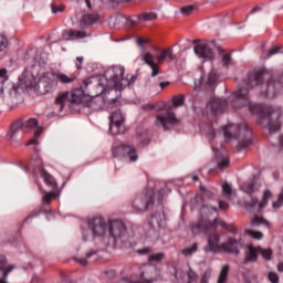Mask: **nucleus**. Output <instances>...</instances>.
<instances>
[{
	"mask_svg": "<svg viewBox=\"0 0 283 283\" xmlns=\"http://www.w3.org/2000/svg\"><path fill=\"white\" fill-rule=\"evenodd\" d=\"M132 85V81L125 77V66L113 65L101 77H90L85 80L81 87L71 92V103H82L84 96L94 98L97 102L95 109L105 106V94L107 92H116L120 94L125 87Z\"/></svg>",
	"mask_w": 283,
	"mask_h": 283,
	"instance_id": "obj_1",
	"label": "nucleus"
},
{
	"mask_svg": "<svg viewBox=\"0 0 283 283\" xmlns=\"http://www.w3.org/2000/svg\"><path fill=\"white\" fill-rule=\"evenodd\" d=\"M82 239L88 242L92 238H102L108 249H130L132 235L127 226L120 219H111L108 223L103 217H94L82 226Z\"/></svg>",
	"mask_w": 283,
	"mask_h": 283,
	"instance_id": "obj_2",
	"label": "nucleus"
},
{
	"mask_svg": "<svg viewBox=\"0 0 283 283\" xmlns=\"http://www.w3.org/2000/svg\"><path fill=\"white\" fill-rule=\"evenodd\" d=\"M263 78L264 74L262 73L254 72L250 74L245 83V88L237 90L233 93L231 101L233 105L241 103V107H248L252 116H258L260 125L268 127L270 134H273V132H279L281 127L280 116H282V109L277 107H263L262 105L249 101V88L260 85Z\"/></svg>",
	"mask_w": 283,
	"mask_h": 283,
	"instance_id": "obj_3",
	"label": "nucleus"
},
{
	"mask_svg": "<svg viewBox=\"0 0 283 283\" xmlns=\"http://www.w3.org/2000/svg\"><path fill=\"white\" fill-rule=\"evenodd\" d=\"M218 208L203 205L200 208V217L197 223L191 226L195 235L205 233L208 235V247L211 253H222V244H220V234L216 232L218 224L230 233H238V228L228 224L224 221H218Z\"/></svg>",
	"mask_w": 283,
	"mask_h": 283,
	"instance_id": "obj_4",
	"label": "nucleus"
},
{
	"mask_svg": "<svg viewBox=\"0 0 283 283\" xmlns=\"http://www.w3.org/2000/svg\"><path fill=\"white\" fill-rule=\"evenodd\" d=\"M226 143H238V147H249L251 145V138H253V132L247 125V122L239 124H228L221 127Z\"/></svg>",
	"mask_w": 283,
	"mask_h": 283,
	"instance_id": "obj_5",
	"label": "nucleus"
},
{
	"mask_svg": "<svg viewBox=\"0 0 283 283\" xmlns=\"http://www.w3.org/2000/svg\"><path fill=\"white\" fill-rule=\"evenodd\" d=\"M154 190H148L147 192L136 195L133 200V209L135 213H143L144 211H147L149 207L154 206Z\"/></svg>",
	"mask_w": 283,
	"mask_h": 283,
	"instance_id": "obj_6",
	"label": "nucleus"
},
{
	"mask_svg": "<svg viewBox=\"0 0 283 283\" xmlns=\"http://www.w3.org/2000/svg\"><path fill=\"white\" fill-rule=\"evenodd\" d=\"M0 78H2L0 83V103H12V101H15L17 98V93L15 92H10L11 87H14V83L10 82L8 80V70L7 69H0ZM6 90H9V96L6 97L3 95V92Z\"/></svg>",
	"mask_w": 283,
	"mask_h": 283,
	"instance_id": "obj_7",
	"label": "nucleus"
},
{
	"mask_svg": "<svg viewBox=\"0 0 283 283\" xmlns=\"http://www.w3.org/2000/svg\"><path fill=\"white\" fill-rule=\"evenodd\" d=\"M271 198H273V193L271 190L265 189L262 201H259L258 197H251V200L245 202V209H248V211H262V209L269 205Z\"/></svg>",
	"mask_w": 283,
	"mask_h": 283,
	"instance_id": "obj_8",
	"label": "nucleus"
},
{
	"mask_svg": "<svg viewBox=\"0 0 283 283\" xmlns=\"http://www.w3.org/2000/svg\"><path fill=\"white\" fill-rule=\"evenodd\" d=\"M111 134H125V116L120 111L114 112L109 116V129Z\"/></svg>",
	"mask_w": 283,
	"mask_h": 283,
	"instance_id": "obj_9",
	"label": "nucleus"
},
{
	"mask_svg": "<svg viewBox=\"0 0 283 283\" xmlns=\"http://www.w3.org/2000/svg\"><path fill=\"white\" fill-rule=\"evenodd\" d=\"M180 119L176 118V114L171 111L166 112L165 114L158 115L155 122L157 127H161L165 132L171 129V127L178 125Z\"/></svg>",
	"mask_w": 283,
	"mask_h": 283,
	"instance_id": "obj_10",
	"label": "nucleus"
},
{
	"mask_svg": "<svg viewBox=\"0 0 283 283\" xmlns=\"http://www.w3.org/2000/svg\"><path fill=\"white\" fill-rule=\"evenodd\" d=\"M113 156L115 158L124 156V158H128L130 163H136V160H138V153H136V148L125 144L114 147Z\"/></svg>",
	"mask_w": 283,
	"mask_h": 283,
	"instance_id": "obj_11",
	"label": "nucleus"
},
{
	"mask_svg": "<svg viewBox=\"0 0 283 283\" xmlns=\"http://www.w3.org/2000/svg\"><path fill=\"white\" fill-rule=\"evenodd\" d=\"M229 103H231V98H211L207 104V112H210L213 116H218V114H222L229 107Z\"/></svg>",
	"mask_w": 283,
	"mask_h": 283,
	"instance_id": "obj_12",
	"label": "nucleus"
},
{
	"mask_svg": "<svg viewBox=\"0 0 283 283\" xmlns=\"http://www.w3.org/2000/svg\"><path fill=\"white\" fill-rule=\"evenodd\" d=\"M193 50L195 54L203 61H213V57L216 56L213 51H211V44L206 41L198 42L195 45Z\"/></svg>",
	"mask_w": 283,
	"mask_h": 283,
	"instance_id": "obj_13",
	"label": "nucleus"
},
{
	"mask_svg": "<svg viewBox=\"0 0 283 283\" xmlns=\"http://www.w3.org/2000/svg\"><path fill=\"white\" fill-rule=\"evenodd\" d=\"M283 91V76L279 80H270L266 83L264 96L265 98H275Z\"/></svg>",
	"mask_w": 283,
	"mask_h": 283,
	"instance_id": "obj_14",
	"label": "nucleus"
},
{
	"mask_svg": "<svg viewBox=\"0 0 283 283\" xmlns=\"http://www.w3.org/2000/svg\"><path fill=\"white\" fill-rule=\"evenodd\" d=\"M240 247H242V242L240 240L229 238L228 241L221 244V253H231L232 255H240Z\"/></svg>",
	"mask_w": 283,
	"mask_h": 283,
	"instance_id": "obj_15",
	"label": "nucleus"
},
{
	"mask_svg": "<svg viewBox=\"0 0 283 283\" xmlns=\"http://www.w3.org/2000/svg\"><path fill=\"white\" fill-rule=\"evenodd\" d=\"M18 81L19 87H22V90H33L36 87V78L28 72L23 73Z\"/></svg>",
	"mask_w": 283,
	"mask_h": 283,
	"instance_id": "obj_16",
	"label": "nucleus"
},
{
	"mask_svg": "<svg viewBox=\"0 0 283 283\" xmlns=\"http://www.w3.org/2000/svg\"><path fill=\"white\" fill-rule=\"evenodd\" d=\"M87 33L85 31L65 30L62 32V39L64 41H78V39H85Z\"/></svg>",
	"mask_w": 283,
	"mask_h": 283,
	"instance_id": "obj_17",
	"label": "nucleus"
},
{
	"mask_svg": "<svg viewBox=\"0 0 283 283\" xmlns=\"http://www.w3.org/2000/svg\"><path fill=\"white\" fill-rule=\"evenodd\" d=\"M21 130L23 132V120L13 123L7 134L8 140H10V143H14V140H17V136H19V132Z\"/></svg>",
	"mask_w": 283,
	"mask_h": 283,
	"instance_id": "obj_18",
	"label": "nucleus"
},
{
	"mask_svg": "<svg viewBox=\"0 0 283 283\" xmlns=\"http://www.w3.org/2000/svg\"><path fill=\"white\" fill-rule=\"evenodd\" d=\"M142 61H144L147 65H149L150 70H153L151 76H158V64H156L154 54L146 52L142 55Z\"/></svg>",
	"mask_w": 283,
	"mask_h": 283,
	"instance_id": "obj_19",
	"label": "nucleus"
},
{
	"mask_svg": "<svg viewBox=\"0 0 283 283\" xmlns=\"http://www.w3.org/2000/svg\"><path fill=\"white\" fill-rule=\"evenodd\" d=\"M15 92V101H12L10 103L8 102H0V105H8V107H17V105H19V87L17 85L13 84V87H11L10 90L6 88L3 91V96L4 98H8L10 96V92Z\"/></svg>",
	"mask_w": 283,
	"mask_h": 283,
	"instance_id": "obj_20",
	"label": "nucleus"
},
{
	"mask_svg": "<svg viewBox=\"0 0 283 283\" xmlns=\"http://www.w3.org/2000/svg\"><path fill=\"white\" fill-rule=\"evenodd\" d=\"M255 185H258V179H249L241 185L240 189L241 191H243V193H248V196H251L252 193H255V189H258Z\"/></svg>",
	"mask_w": 283,
	"mask_h": 283,
	"instance_id": "obj_21",
	"label": "nucleus"
},
{
	"mask_svg": "<svg viewBox=\"0 0 283 283\" xmlns=\"http://www.w3.org/2000/svg\"><path fill=\"white\" fill-rule=\"evenodd\" d=\"M214 154H216V158H217V167L218 169H220L221 171H224V169H227L229 167V165H231V161L229 160V157L221 155L220 153H218V150H216V148H212Z\"/></svg>",
	"mask_w": 283,
	"mask_h": 283,
	"instance_id": "obj_22",
	"label": "nucleus"
},
{
	"mask_svg": "<svg viewBox=\"0 0 283 283\" xmlns=\"http://www.w3.org/2000/svg\"><path fill=\"white\" fill-rule=\"evenodd\" d=\"M55 77L57 78V83H62L63 85L74 83V81H76V76L72 74L67 75L60 71H56Z\"/></svg>",
	"mask_w": 283,
	"mask_h": 283,
	"instance_id": "obj_23",
	"label": "nucleus"
},
{
	"mask_svg": "<svg viewBox=\"0 0 283 283\" xmlns=\"http://www.w3.org/2000/svg\"><path fill=\"white\" fill-rule=\"evenodd\" d=\"M251 262H258V252L255 251V248L249 245L244 258V264H249Z\"/></svg>",
	"mask_w": 283,
	"mask_h": 283,
	"instance_id": "obj_24",
	"label": "nucleus"
},
{
	"mask_svg": "<svg viewBox=\"0 0 283 283\" xmlns=\"http://www.w3.org/2000/svg\"><path fill=\"white\" fill-rule=\"evenodd\" d=\"M98 19L97 13H88L83 15L82 23H84V25H94V23H98Z\"/></svg>",
	"mask_w": 283,
	"mask_h": 283,
	"instance_id": "obj_25",
	"label": "nucleus"
},
{
	"mask_svg": "<svg viewBox=\"0 0 283 283\" xmlns=\"http://www.w3.org/2000/svg\"><path fill=\"white\" fill-rule=\"evenodd\" d=\"M34 127H39V120H36V118H29L22 122V132H30L34 129Z\"/></svg>",
	"mask_w": 283,
	"mask_h": 283,
	"instance_id": "obj_26",
	"label": "nucleus"
},
{
	"mask_svg": "<svg viewBox=\"0 0 283 283\" xmlns=\"http://www.w3.org/2000/svg\"><path fill=\"white\" fill-rule=\"evenodd\" d=\"M67 93H63L57 95V97L55 98V107L59 109V112H63L65 103H67Z\"/></svg>",
	"mask_w": 283,
	"mask_h": 283,
	"instance_id": "obj_27",
	"label": "nucleus"
},
{
	"mask_svg": "<svg viewBox=\"0 0 283 283\" xmlns=\"http://www.w3.org/2000/svg\"><path fill=\"white\" fill-rule=\"evenodd\" d=\"M44 81L51 87H54V85H59V78H56V71L45 73Z\"/></svg>",
	"mask_w": 283,
	"mask_h": 283,
	"instance_id": "obj_28",
	"label": "nucleus"
},
{
	"mask_svg": "<svg viewBox=\"0 0 283 283\" xmlns=\"http://www.w3.org/2000/svg\"><path fill=\"white\" fill-rule=\"evenodd\" d=\"M40 174L45 185H48L49 187H56V180L54 179V177H52V175H50L45 170H41Z\"/></svg>",
	"mask_w": 283,
	"mask_h": 283,
	"instance_id": "obj_29",
	"label": "nucleus"
},
{
	"mask_svg": "<svg viewBox=\"0 0 283 283\" xmlns=\"http://www.w3.org/2000/svg\"><path fill=\"white\" fill-rule=\"evenodd\" d=\"M181 253L185 258H191L193 253H198V243L193 242L190 247L182 249Z\"/></svg>",
	"mask_w": 283,
	"mask_h": 283,
	"instance_id": "obj_30",
	"label": "nucleus"
},
{
	"mask_svg": "<svg viewBox=\"0 0 283 283\" xmlns=\"http://www.w3.org/2000/svg\"><path fill=\"white\" fill-rule=\"evenodd\" d=\"M222 191H223V196H226V198H233V196H235V192L233 191V186L229 182H224L222 185Z\"/></svg>",
	"mask_w": 283,
	"mask_h": 283,
	"instance_id": "obj_31",
	"label": "nucleus"
},
{
	"mask_svg": "<svg viewBox=\"0 0 283 283\" xmlns=\"http://www.w3.org/2000/svg\"><path fill=\"white\" fill-rule=\"evenodd\" d=\"M174 49H166L164 50L158 56L157 61L158 63H163V61H166V59H172Z\"/></svg>",
	"mask_w": 283,
	"mask_h": 283,
	"instance_id": "obj_32",
	"label": "nucleus"
},
{
	"mask_svg": "<svg viewBox=\"0 0 283 283\" xmlns=\"http://www.w3.org/2000/svg\"><path fill=\"white\" fill-rule=\"evenodd\" d=\"M94 255H96V251L92 250L86 254V258H75V262H78L82 266H87V260Z\"/></svg>",
	"mask_w": 283,
	"mask_h": 283,
	"instance_id": "obj_33",
	"label": "nucleus"
},
{
	"mask_svg": "<svg viewBox=\"0 0 283 283\" xmlns=\"http://www.w3.org/2000/svg\"><path fill=\"white\" fill-rule=\"evenodd\" d=\"M227 277H229V265H224L221 269L219 279H218V283H224L227 282Z\"/></svg>",
	"mask_w": 283,
	"mask_h": 283,
	"instance_id": "obj_34",
	"label": "nucleus"
},
{
	"mask_svg": "<svg viewBox=\"0 0 283 283\" xmlns=\"http://www.w3.org/2000/svg\"><path fill=\"white\" fill-rule=\"evenodd\" d=\"M252 227H260L262 224H264L265 227H269V221H266L264 218L262 217H258L255 216L252 221H251Z\"/></svg>",
	"mask_w": 283,
	"mask_h": 283,
	"instance_id": "obj_35",
	"label": "nucleus"
},
{
	"mask_svg": "<svg viewBox=\"0 0 283 283\" xmlns=\"http://www.w3.org/2000/svg\"><path fill=\"white\" fill-rule=\"evenodd\" d=\"M41 134H43V127L39 126L36 128V130L34 132V138H32L31 140H29V143L27 144V146H31V145H39V140L36 138H39V136H41Z\"/></svg>",
	"mask_w": 283,
	"mask_h": 283,
	"instance_id": "obj_36",
	"label": "nucleus"
},
{
	"mask_svg": "<svg viewBox=\"0 0 283 283\" xmlns=\"http://www.w3.org/2000/svg\"><path fill=\"white\" fill-rule=\"evenodd\" d=\"M174 107H182L185 105V95H177L172 97Z\"/></svg>",
	"mask_w": 283,
	"mask_h": 283,
	"instance_id": "obj_37",
	"label": "nucleus"
},
{
	"mask_svg": "<svg viewBox=\"0 0 283 283\" xmlns=\"http://www.w3.org/2000/svg\"><path fill=\"white\" fill-rule=\"evenodd\" d=\"M8 36H6V34L1 33L0 34V52H6V50H8Z\"/></svg>",
	"mask_w": 283,
	"mask_h": 283,
	"instance_id": "obj_38",
	"label": "nucleus"
},
{
	"mask_svg": "<svg viewBox=\"0 0 283 283\" xmlns=\"http://www.w3.org/2000/svg\"><path fill=\"white\" fill-rule=\"evenodd\" d=\"M142 282L140 281H134L130 279H122L118 283H153L154 280H145V273L142 274Z\"/></svg>",
	"mask_w": 283,
	"mask_h": 283,
	"instance_id": "obj_39",
	"label": "nucleus"
},
{
	"mask_svg": "<svg viewBox=\"0 0 283 283\" xmlns=\"http://www.w3.org/2000/svg\"><path fill=\"white\" fill-rule=\"evenodd\" d=\"M187 277H188V283H193L198 281V273L193 271V269L189 268L187 271Z\"/></svg>",
	"mask_w": 283,
	"mask_h": 283,
	"instance_id": "obj_40",
	"label": "nucleus"
},
{
	"mask_svg": "<svg viewBox=\"0 0 283 283\" xmlns=\"http://www.w3.org/2000/svg\"><path fill=\"white\" fill-rule=\"evenodd\" d=\"M165 259V253L158 252L148 256L149 262H161Z\"/></svg>",
	"mask_w": 283,
	"mask_h": 283,
	"instance_id": "obj_41",
	"label": "nucleus"
},
{
	"mask_svg": "<svg viewBox=\"0 0 283 283\" xmlns=\"http://www.w3.org/2000/svg\"><path fill=\"white\" fill-rule=\"evenodd\" d=\"M245 233H248V235H250L254 240H262V238H264V234L262 232L255 230H245Z\"/></svg>",
	"mask_w": 283,
	"mask_h": 283,
	"instance_id": "obj_42",
	"label": "nucleus"
},
{
	"mask_svg": "<svg viewBox=\"0 0 283 283\" xmlns=\"http://www.w3.org/2000/svg\"><path fill=\"white\" fill-rule=\"evenodd\" d=\"M221 61L223 63V67H229V63H231V53L221 52Z\"/></svg>",
	"mask_w": 283,
	"mask_h": 283,
	"instance_id": "obj_43",
	"label": "nucleus"
},
{
	"mask_svg": "<svg viewBox=\"0 0 283 283\" xmlns=\"http://www.w3.org/2000/svg\"><path fill=\"white\" fill-rule=\"evenodd\" d=\"M217 81H218V74H216L214 71H211L208 75L207 84L211 87L212 85H216Z\"/></svg>",
	"mask_w": 283,
	"mask_h": 283,
	"instance_id": "obj_44",
	"label": "nucleus"
},
{
	"mask_svg": "<svg viewBox=\"0 0 283 283\" xmlns=\"http://www.w3.org/2000/svg\"><path fill=\"white\" fill-rule=\"evenodd\" d=\"M154 19H156L154 13H142L138 15L139 21H154Z\"/></svg>",
	"mask_w": 283,
	"mask_h": 283,
	"instance_id": "obj_45",
	"label": "nucleus"
},
{
	"mask_svg": "<svg viewBox=\"0 0 283 283\" xmlns=\"http://www.w3.org/2000/svg\"><path fill=\"white\" fill-rule=\"evenodd\" d=\"M261 255L264 260H271L273 258V251L271 249H263L261 250Z\"/></svg>",
	"mask_w": 283,
	"mask_h": 283,
	"instance_id": "obj_46",
	"label": "nucleus"
},
{
	"mask_svg": "<svg viewBox=\"0 0 283 283\" xmlns=\"http://www.w3.org/2000/svg\"><path fill=\"white\" fill-rule=\"evenodd\" d=\"M56 195H54V192H49L46 195L43 196L42 198V202L44 205H50V202H52V199L55 198Z\"/></svg>",
	"mask_w": 283,
	"mask_h": 283,
	"instance_id": "obj_47",
	"label": "nucleus"
},
{
	"mask_svg": "<svg viewBox=\"0 0 283 283\" xmlns=\"http://www.w3.org/2000/svg\"><path fill=\"white\" fill-rule=\"evenodd\" d=\"M209 280H211V269L205 271L201 276V283H209Z\"/></svg>",
	"mask_w": 283,
	"mask_h": 283,
	"instance_id": "obj_48",
	"label": "nucleus"
},
{
	"mask_svg": "<svg viewBox=\"0 0 283 283\" xmlns=\"http://www.w3.org/2000/svg\"><path fill=\"white\" fill-rule=\"evenodd\" d=\"M269 281L271 283H277V282H280V275H277V273H275V272H270L269 273Z\"/></svg>",
	"mask_w": 283,
	"mask_h": 283,
	"instance_id": "obj_49",
	"label": "nucleus"
},
{
	"mask_svg": "<svg viewBox=\"0 0 283 283\" xmlns=\"http://www.w3.org/2000/svg\"><path fill=\"white\" fill-rule=\"evenodd\" d=\"M193 9H195L193 6H186L181 8V14H185L187 17L193 12Z\"/></svg>",
	"mask_w": 283,
	"mask_h": 283,
	"instance_id": "obj_50",
	"label": "nucleus"
},
{
	"mask_svg": "<svg viewBox=\"0 0 283 283\" xmlns=\"http://www.w3.org/2000/svg\"><path fill=\"white\" fill-rule=\"evenodd\" d=\"M266 56H275V54H280V46H273L266 53Z\"/></svg>",
	"mask_w": 283,
	"mask_h": 283,
	"instance_id": "obj_51",
	"label": "nucleus"
},
{
	"mask_svg": "<svg viewBox=\"0 0 283 283\" xmlns=\"http://www.w3.org/2000/svg\"><path fill=\"white\" fill-rule=\"evenodd\" d=\"M207 138L209 140H213L216 138V129H213L212 127H209L207 129Z\"/></svg>",
	"mask_w": 283,
	"mask_h": 283,
	"instance_id": "obj_52",
	"label": "nucleus"
},
{
	"mask_svg": "<svg viewBox=\"0 0 283 283\" xmlns=\"http://www.w3.org/2000/svg\"><path fill=\"white\" fill-rule=\"evenodd\" d=\"M138 255H149L151 248H142L137 250Z\"/></svg>",
	"mask_w": 283,
	"mask_h": 283,
	"instance_id": "obj_53",
	"label": "nucleus"
},
{
	"mask_svg": "<svg viewBox=\"0 0 283 283\" xmlns=\"http://www.w3.org/2000/svg\"><path fill=\"white\" fill-rule=\"evenodd\" d=\"M219 209H221L222 211H227V209H229V203L227 201H219Z\"/></svg>",
	"mask_w": 283,
	"mask_h": 283,
	"instance_id": "obj_54",
	"label": "nucleus"
},
{
	"mask_svg": "<svg viewBox=\"0 0 283 283\" xmlns=\"http://www.w3.org/2000/svg\"><path fill=\"white\" fill-rule=\"evenodd\" d=\"M202 81H205V75H201L198 82H195V91L198 92L200 90V85H202Z\"/></svg>",
	"mask_w": 283,
	"mask_h": 283,
	"instance_id": "obj_55",
	"label": "nucleus"
},
{
	"mask_svg": "<svg viewBox=\"0 0 283 283\" xmlns=\"http://www.w3.org/2000/svg\"><path fill=\"white\" fill-rule=\"evenodd\" d=\"M76 63H75V65H76V67L78 69V70H81L82 67H83V61H84V59H83V56H77L76 57Z\"/></svg>",
	"mask_w": 283,
	"mask_h": 283,
	"instance_id": "obj_56",
	"label": "nucleus"
},
{
	"mask_svg": "<svg viewBox=\"0 0 283 283\" xmlns=\"http://www.w3.org/2000/svg\"><path fill=\"white\" fill-rule=\"evenodd\" d=\"M196 202H202V196H196L195 199L192 200V206L191 209H196Z\"/></svg>",
	"mask_w": 283,
	"mask_h": 283,
	"instance_id": "obj_57",
	"label": "nucleus"
},
{
	"mask_svg": "<svg viewBox=\"0 0 283 283\" xmlns=\"http://www.w3.org/2000/svg\"><path fill=\"white\" fill-rule=\"evenodd\" d=\"M200 189H201V191L203 193V198H207V196H211V191L205 189V187L201 186Z\"/></svg>",
	"mask_w": 283,
	"mask_h": 283,
	"instance_id": "obj_58",
	"label": "nucleus"
},
{
	"mask_svg": "<svg viewBox=\"0 0 283 283\" xmlns=\"http://www.w3.org/2000/svg\"><path fill=\"white\" fill-rule=\"evenodd\" d=\"M143 43H145V41L140 38L137 39V45H139V48L145 49V46L143 45Z\"/></svg>",
	"mask_w": 283,
	"mask_h": 283,
	"instance_id": "obj_59",
	"label": "nucleus"
},
{
	"mask_svg": "<svg viewBox=\"0 0 283 283\" xmlns=\"http://www.w3.org/2000/svg\"><path fill=\"white\" fill-rule=\"evenodd\" d=\"M163 193H165V189L159 190L158 201L163 202Z\"/></svg>",
	"mask_w": 283,
	"mask_h": 283,
	"instance_id": "obj_60",
	"label": "nucleus"
},
{
	"mask_svg": "<svg viewBox=\"0 0 283 283\" xmlns=\"http://www.w3.org/2000/svg\"><path fill=\"white\" fill-rule=\"evenodd\" d=\"M159 85H160L161 90H165V87H167V85H169V82H161Z\"/></svg>",
	"mask_w": 283,
	"mask_h": 283,
	"instance_id": "obj_61",
	"label": "nucleus"
},
{
	"mask_svg": "<svg viewBox=\"0 0 283 283\" xmlns=\"http://www.w3.org/2000/svg\"><path fill=\"white\" fill-rule=\"evenodd\" d=\"M85 3L87 6L88 10H92V2H90V0H85Z\"/></svg>",
	"mask_w": 283,
	"mask_h": 283,
	"instance_id": "obj_62",
	"label": "nucleus"
},
{
	"mask_svg": "<svg viewBox=\"0 0 283 283\" xmlns=\"http://www.w3.org/2000/svg\"><path fill=\"white\" fill-rule=\"evenodd\" d=\"M280 147L283 149V136L280 137Z\"/></svg>",
	"mask_w": 283,
	"mask_h": 283,
	"instance_id": "obj_63",
	"label": "nucleus"
},
{
	"mask_svg": "<svg viewBox=\"0 0 283 283\" xmlns=\"http://www.w3.org/2000/svg\"><path fill=\"white\" fill-rule=\"evenodd\" d=\"M192 180L195 181V182H198V176H192Z\"/></svg>",
	"mask_w": 283,
	"mask_h": 283,
	"instance_id": "obj_64",
	"label": "nucleus"
}]
</instances>
